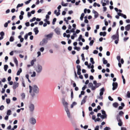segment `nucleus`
I'll list each match as a JSON object with an SVG mask.
<instances>
[{
	"label": "nucleus",
	"mask_w": 130,
	"mask_h": 130,
	"mask_svg": "<svg viewBox=\"0 0 130 130\" xmlns=\"http://www.w3.org/2000/svg\"><path fill=\"white\" fill-rule=\"evenodd\" d=\"M88 87L89 88H91V89L92 90H95V88L94 86H93L92 83H89L88 84Z\"/></svg>",
	"instance_id": "9d476101"
},
{
	"label": "nucleus",
	"mask_w": 130,
	"mask_h": 130,
	"mask_svg": "<svg viewBox=\"0 0 130 130\" xmlns=\"http://www.w3.org/2000/svg\"><path fill=\"white\" fill-rule=\"evenodd\" d=\"M35 70L37 73H40L42 70V66L38 64L36 67Z\"/></svg>",
	"instance_id": "7ed1b4c3"
},
{
	"label": "nucleus",
	"mask_w": 130,
	"mask_h": 130,
	"mask_svg": "<svg viewBox=\"0 0 130 130\" xmlns=\"http://www.w3.org/2000/svg\"><path fill=\"white\" fill-rule=\"evenodd\" d=\"M25 25L26 26H29V23L28 22H27L25 23Z\"/></svg>",
	"instance_id": "13d9d810"
},
{
	"label": "nucleus",
	"mask_w": 130,
	"mask_h": 130,
	"mask_svg": "<svg viewBox=\"0 0 130 130\" xmlns=\"http://www.w3.org/2000/svg\"><path fill=\"white\" fill-rule=\"evenodd\" d=\"M81 57L82 58V59L83 61L85 60V58L84 56V54L83 53L81 55Z\"/></svg>",
	"instance_id": "e433bc0d"
},
{
	"label": "nucleus",
	"mask_w": 130,
	"mask_h": 130,
	"mask_svg": "<svg viewBox=\"0 0 130 130\" xmlns=\"http://www.w3.org/2000/svg\"><path fill=\"white\" fill-rule=\"evenodd\" d=\"M87 98V96H85L83 98V100H82L81 103V105H82L83 104H84L86 102V98Z\"/></svg>",
	"instance_id": "ddd939ff"
},
{
	"label": "nucleus",
	"mask_w": 130,
	"mask_h": 130,
	"mask_svg": "<svg viewBox=\"0 0 130 130\" xmlns=\"http://www.w3.org/2000/svg\"><path fill=\"white\" fill-rule=\"evenodd\" d=\"M103 63L104 64H106L107 63V60H105L104 58H103Z\"/></svg>",
	"instance_id": "2f4dec72"
},
{
	"label": "nucleus",
	"mask_w": 130,
	"mask_h": 130,
	"mask_svg": "<svg viewBox=\"0 0 130 130\" xmlns=\"http://www.w3.org/2000/svg\"><path fill=\"white\" fill-rule=\"evenodd\" d=\"M61 4L63 6H67L68 5V3H64L63 1H62L61 3Z\"/></svg>",
	"instance_id": "5701e85b"
},
{
	"label": "nucleus",
	"mask_w": 130,
	"mask_h": 130,
	"mask_svg": "<svg viewBox=\"0 0 130 130\" xmlns=\"http://www.w3.org/2000/svg\"><path fill=\"white\" fill-rule=\"evenodd\" d=\"M99 127L98 125L96 126L94 129V130H99Z\"/></svg>",
	"instance_id": "6e6d98bb"
},
{
	"label": "nucleus",
	"mask_w": 130,
	"mask_h": 130,
	"mask_svg": "<svg viewBox=\"0 0 130 130\" xmlns=\"http://www.w3.org/2000/svg\"><path fill=\"white\" fill-rule=\"evenodd\" d=\"M84 15L85 14L84 13H83L82 14L80 18V19L81 21L83 20V18Z\"/></svg>",
	"instance_id": "bb28decb"
},
{
	"label": "nucleus",
	"mask_w": 130,
	"mask_h": 130,
	"mask_svg": "<svg viewBox=\"0 0 130 130\" xmlns=\"http://www.w3.org/2000/svg\"><path fill=\"white\" fill-rule=\"evenodd\" d=\"M8 25V23L6 22L4 24V27H7Z\"/></svg>",
	"instance_id": "338daca9"
},
{
	"label": "nucleus",
	"mask_w": 130,
	"mask_h": 130,
	"mask_svg": "<svg viewBox=\"0 0 130 130\" xmlns=\"http://www.w3.org/2000/svg\"><path fill=\"white\" fill-rule=\"evenodd\" d=\"M18 85L19 84L17 82H14L13 86V88L14 89H16L18 87Z\"/></svg>",
	"instance_id": "9b49d317"
},
{
	"label": "nucleus",
	"mask_w": 130,
	"mask_h": 130,
	"mask_svg": "<svg viewBox=\"0 0 130 130\" xmlns=\"http://www.w3.org/2000/svg\"><path fill=\"white\" fill-rule=\"evenodd\" d=\"M108 98L109 100H110V101H112L113 100V99H112L111 98V97L110 96H108Z\"/></svg>",
	"instance_id": "69168bd1"
},
{
	"label": "nucleus",
	"mask_w": 130,
	"mask_h": 130,
	"mask_svg": "<svg viewBox=\"0 0 130 130\" xmlns=\"http://www.w3.org/2000/svg\"><path fill=\"white\" fill-rule=\"evenodd\" d=\"M14 39L13 37L11 36L10 38L9 41L10 42H13L14 41Z\"/></svg>",
	"instance_id": "c85d7f7f"
},
{
	"label": "nucleus",
	"mask_w": 130,
	"mask_h": 130,
	"mask_svg": "<svg viewBox=\"0 0 130 130\" xmlns=\"http://www.w3.org/2000/svg\"><path fill=\"white\" fill-rule=\"evenodd\" d=\"M110 128L109 127H106L104 129V130H110Z\"/></svg>",
	"instance_id": "37998d69"
},
{
	"label": "nucleus",
	"mask_w": 130,
	"mask_h": 130,
	"mask_svg": "<svg viewBox=\"0 0 130 130\" xmlns=\"http://www.w3.org/2000/svg\"><path fill=\"white\" fill-rule=\"evenodd\" d=\"M36 19V18L35 17H34L32 19H31L30 20V22H33V21H34Z\"/></svg>",
	"instance_id": "4c0bfd02"
},
{
	"label": "nucleus",
	"mask_w": 130,
	"mask_h": 130,
	"mask_svg": "<svg viewBox=\"0 0 130 130\" xmlns=\"http://www.w3.org/2000/svg\"><path fill=\"white\" fill-rule=\"evenodd\" d=\"M93 13L94 14V17L95 18H96L98 17V12L95 11L94 10H93Z\"/></svg>",
	"instance_id": "dca6fc26"
},
{
	"label": "nucleus",
	"mask_w": 130,
	"mask_h": 130,
	"mask_svg": "<svg viewBox=\"0 0 130 130\" xmlns=\"http://www.w3.org/2000/svg\"><path fill=\"white\" fill-rule=\"evenodd\" d=\"M125 29L126 31H128L130 29V24H128L125 27Z\"/></svg>",
	"instance_id": "4468645a"
},
{
	"label": "nucleus",
	"mask_w": 130,
	"mask_h": 130,
	"mask_svg": "<svg viewBox=\"0 0 130 130\" xmlns=\"http://www.w3.org/2000/svg\"><path fill=\"white\" fill-rule=\"evenodd\" d=\"M98 51L97 50H94L93 52V53L94 54H98Z\"/></svg>",
	"instance_id": "052dcab7"
},
{
	"label": "nucleus",
	"mask_w": 130,
	"mask_h": 130,
	"mask_svg": "<svg viewBox=\"0 0 130 130\" xmlns=\"http://www.w3.org/2000/svg\"><path fill=\"white\" fill-rule=\"evenodd\" d=\"M129 38L128 37L126 38H124L123 40L124 41H126Z\"/></svg>",
	"instance_id": "680f3d73"
},
{
	"label": "nucleus",
	"mask_w": 130,
	"mask_h": 130,
	"mask_svg": "<svg viewBox=\"0 0 130 130\" xmlns=\"http://www.w3.org/2000/svg\"><path fill=\"white\" fill-rule=\"evenodd\" d=\"M64 20L66 21V23L67 24H69V22L67 20L66 18H64Z\"/></svg>",
	"instance_id": "4d7b16f0"
},
{
	"label": "nucleus",
	"mask_w": 130,
	"mask_h": 130,
	"mask_svg": "<svg viewBox=\"0 0 130 130\" xmlns=\"http://www.w3.org/2000/svg\"><path fill=\"white\" fill-rule=\"evenodd\" d=\"M101 85V84L100 83H97L95 86H94L95 88V89L99 87Z\"/></svg>",
	"instance_id": "b1692460"
},
{
	"label": "nucleus",
	"mask_w": 130,
	"mask_h": 130,
	"mask_svg": "<svg viewBox=\"0 0 130 130\" xmlns=\"http://www.w3.org/2000/svg\"><path fill=\"white\" fill-rule=\"evenodd\" d=\"M45 40H42V42L40 43V44H41L42 45H44V43H45Z\"/></svg>",
	"instance_id": "a18cd8bd"
},
{
	"label": "nucleus",
	"mask_w": 130,
	"mask_h": 130,
	"mask_svg": "<svg viewBox=\"0 0 130 130\" xmlns=\"http://www.w3.org/2000/svg\"><path fill=\"white\" fill-rule=\"evenodd\" d=\"M89 48V46L88 45H87L85 47H83V50H84L85 49H86V50H88V49Z\"/></svg>",
	"instance_id": "c9c22d12"
},
{
	"label": "nucleus",
	"mask_w": 130,
	"mask_h": 130,
	"mask_svg": "<svg viewBox=\"0 0 130 130\" xmlns=\"http://www.w3.org/2000/svg\"><path fill=\"white\" fill-rule=\"evenodd\" d=\"M76 29L75 28H73L70 30V32H75V30Z\"/></svg>",
	"instance_id": "49530a36"
},
{
	"label": "nucleus",
	"mask_w": 130,
	"mask_h": 130,
	"mask_svg": "<svg viewBox=\"0 0 130 130\" xmlns=\"http://www.w3.org/2000/svg\"><path fill=\"white\" fill-rule=\"evenodd\" d=\"M105 91V89L104 87L102 88L100 90V95H103L104 92Z\"/></svg>",
	"instance_id": "f8f14e48"
},
{
	"label": "nucleus",
	"mask_w": 130,
	"mask_h": 130,
	"mask_svg": "<svg viewBox=\"0 0 130 130\" xmlns=\"http://www.w3.org/2000/svg\"><path fill=\"white\" fill-rule=\"evenodd\" d=\"M62 103L64 107L65 110L67 115L68 117L69 118H70L71 117V114L68 108V104L67 102L64 100L62 101Z\"/></svg>",
	"instance_id": "f03ea898"
},
{
	"label": "nucleus",
	"mask_w": 130,
	"mask_h": 130,
	"mask_svg": "<svg viewBox=\"0 0 130 130\" xmlns=\"http://www.w3.org/2000/svg\"><path fill=\"white\" fill-rule=\"evenodd\" d=\"M21 96H22V99H24L25 98V95L24 93H22V94L21 95Z\"/></svg>",
	"instance_id": "58836bf2"
},
{
	"label": "nucleus",
	"mask_w": 130,
	"mask_h": 130,
	"mask_svg": "<svg viewBox=\"0 0 130 130\" xmlns=\"http://www.w3.org/2000/svg\"><path fill=\"white\" fill-rule=\"evenodd\" d=\"M76 104H77V103L76 102H74L71 105V108H72L73 107V106H74L76 105Z\"/></svg>",
	"instance_id": "4be33fe9"
},
{
	"label": "nucleus",
	"mask_w": 130,
	"mask_h": 130,
	"mask_svg": "<svg viewBox=\"0 0 130 130\" xmlns=\"http://www.w3.org/2000/svg\"><path fill=\"white\" fill-rule=\"evenodd\" d=\"M127 96L128 98H130V93L129 91H128L127 93Z\"/></svg>",
	"instance_id": "09e8293b"
},
{
	"label": "nucleus",
	"mask_w": 130,
	"mask_h": 130,
	"mask_svg": "<svg viewBox=\"0 0 130 130\" xmlns=\"http://www.w3.org/2000/svg\"><path fill=\"white\" fill-rule=\"evenodd\" d=\"M77 68V71H81V69L80 68V66L79 65H78L76 66Z\"/></svg>",
	"instance_id": "7c9ffc66"
},
{
	"label": "nucleus",
	"mask_w": 130,
	"mask_h": 130,
	"mask_svg": "<svg viewBox=\"0 0 130 130\" xmlns=\"http://www.w3.org/2000/svg\"><path fill=\"white\" fill-rule=\"evenodd\" d=\"M13 58L14 62L16 64V65L17 66L18 64V61L16 58L15 57H13Z\"/></svg>",
	"instance_id": "412c9836"
},
{
	"label": "nucleus",
	"mask_w": 130,
	"mask_h": 130,
	"mask_svg": "<svg viewBox=\"0 0 130 130\" xmlns=\"http://www.w3.org/2000/svg\"><path fill=\"white\" fill-rule=\"evenodd\" d=\"M44 50V48L43 47L41 48L40 49V51L41 52H43Z\"/></svg>",
	"instance_id": "8fccbe9b"
},
{
	"label": "nucleus",
	"mask_w": 130,
	"mask_h": 130,
	"mask_svg": "<svg viewBox=\"0 0 130 130\" xmlns=\"http://www.w3.org/2000/svg\"><path fill=\"white\" fill-rule=\"evenodd\" d=\"M22 72V70L21 68H20L19 69V70L18 71L17 75H20V73Z\"/></svg>",
	"instance_id": "aec40b11"
},
{
	"label": "nucleus",
	"mask_w": 130,
	"mask_h": 130,
	"mask_svg": "<svg viewBox=\"0 0 130 130\" xmlns=\"http://www.w3.org/2000/svg\"><path fill=\"white\" fill-rule=\"evenodd\" d=\"M38 28L37 27H36L34 29V31L35 32V34L36 35H37L39 32Z\"/></svg>",
	"instance_id": "2eb2a0df"
},
{
	"label": "nucleus",
	"mask_w": 130,
	"mask_h": 130,
	"mask_svg": "<svg viewBox=\"0 0 130 130\" xmlns=\"http://www.w3.org/2000/svg\"><path fill=\"white\" fill-rule=\"evenodd\" d=\"M107 115H101V118L102 119L106 118L107 117Z\"/></svg>",
	"instance_id": "cd10ccee"
},
{
	"label": "nucleus",
	"mask_w": 130,
	"mask_h": 130,
	"mask_svg": "<svg viewBox=\"0 0 130 130\" xmlns=\"http://www.w3.org/2000/svg\"><path fill=\"white\" fill-rule=\"evenodd\" d=\"M113 106L115 108H117L118 106V104L117 103L115 102L112 104Z\"/></svg>",
	"instance_id": "a211bd4d"
},
{
	"label": "nucleus",
	"mask_w": 130,
	"mask_h": 130,
	"mask_svg": "<svg viewBox=\"0 0 130 130\" xmlns=\"http://www.w3.org/2000/svg\"><path fill=\"white\" fill-rule=\"evenodd\" d=\"M98 99H103V97L102 95H100L99 96H97Z\"/></svg>",
	"instance_id": "603ef678"
},
{
	"label": "nucleus",
	"mask_w": 130,
	"mask_h": 130,
	"mask_svg": "<svg viewBox=\"0 0 130 130\" xmlns=\"http://www.w3.org/2000/svg\"><path fill=\"white\" fill-rule=\"evenodd\" d=\"M111 38L112 40H116L119 39L118 32V31H117V34L113 35L111 36Z\"/></svg>",
	"instance_id": "0eeeda50"
},
{
	"label": "nucleus",
	"mask_w": 130,
	"mask_h": 130,
	"mask_svg": "<svg viewBox=\"0 0 130 130\" xmlns=\"http://www.w3.org/2000/svg\"><path fill=\"white\" fill-rule=\"evenodd\" d=\"M112 86H113V88H112V90H114L116 89L118 86V83L116 82H113L112 83Z\"/></svg>",
	"instance_id": "1a4fd4ad"
},
{
	"label": "nucleus",
	"mask_w": 130,
	"mask_h": 130,
	"mask_svg": "<svg viewBox=\"0 0 130 130\" xmlns=\"http://www.w3.org/2000/svg\"><path fill=\"white\" fill-rule=\"evenodd\" d=\"M60 9H58V12H57V16H58L60 14Z\"/></svg>",
	"instance_id": "de8ad7c7"
},
{
	"label": "nucleus",
	"mask_w": 130,
	"mask_h": 130,
	"mask_svg": "<svg viewBox=\"0 0 130 130\" xmlns=\"http://www.w3.org/2000/svg\"><path fill=\"white\" fill-rule=\"evenodd\" d=\"M124 112L122 111H120L119 113V115L121 116H122Z\"/></svg>",
	"instance_id": "72a5a7b5"
},
{
	"label": "nucleus",
	"mask_w": 130,
	"mask_h": 130,
	"mask_svg": "<svg viewBox=\"0 0 130 130\" xmlns=\"http://www.w3.org/2000/svg\"><path fill=\"white\" fill-rule=\"evenodd\" d=\"M4 106L3 105H2L0 107V110H2L4 108Z\"/></svg>",
	"instance_id": "3c124183"
},
{
	"label": "nucleus",
	"mask_w": 130,
	"mask_h": 130,
	"mask_svg": "<svg viewBox=\"0 0 130 130\" xmlns=\"http://www.w3.org/2000/svg\"><path fill=\"white\" fill-rule=\"evenodd\" d=\"M56 18H54L53 19V21L52 22V24L53 25H54L55 24V22H56Z\"/></svg>",
	"instance_id": "a19ab883"
},
{
	"label": "nucleus",
	"mask_w": 130,
	"mask_h": 130,
	"mask_svg": "<svg viewBox=\"0 0 130 130\" xmlns=\"http://www.w3.org/2000/svg\"><path fill=\"white\" fill-rule=\"evenodd\" d=\"M116 118L118 121V125L120 126H121L123 123L121 120L120 118V117L118 115H117L116 117Z\"/></svg>",
	"instance_id": "39448f33"
},
{
	"label": "nucleus",
	"mask_w": 130,
	"mask_h": 130,
	"mask_svg": "<svg viewBox=\"0 0 130 130\" xmlns=\"http://www.w3.org/2000/svg\"><path fill=\"white\" fill-rule=\"evenodd\" d=\"M23 5V3H21V4H18L16 8L17 9H18V8L22 7Z\"/></svg>",
	"instance_id": "393cba45"
},
{
	"label": "nucleus",
	"mask_w": 130,
	"mask_h": 130,
	"mask_svg": "<svg viewBox=\"0 0 130 130\" xmlns=\"http://www.w3.org/2000/svg\"><path fill=\"white\" fill-rule=\"evenodd\" d=\"M36 73L35 71L33 72L32 74L31 75V77H34L36 76Z\"/></svg>",
	"instance_id": "c756f323"
},
{
	"label": "nucleus",
	"mask_w": 130,
	"mask_h": 130,
	"mask_svg": "<svg viewBox=\"0 0 130 130\" xmlns=\"http://www.w3.org/2000/svg\"><path fill=\"white\" fill-rule=\"evenodd\" d=\"M53 35V32H52L50 34L46 35L45 36V37L47 39H51Z\"/></svg>",
	"instance_id": "6e6552de"
},
{
	"label": "nucleus",
	"mask_w": 130,
	"mask_h": 130,
	"mask_svg": "<svg viewBox=\"0 0 130 130\" xmlns=\"http://www.w3.org/2000/svg\"><path fill=\"white\" fill-rule=\"evenodd\" d=\"M36 59H34L33 60H31L30 62V63L32 66H33L34 62H35L36 61Z\"/></svg>",
	"instance_id": "6ab92c4d"
},
{
	"label": "nucleus",
	"mask_w": 130,
	"mask_h": 130,
	"mask_svg": "<svg viewBox=\"0 0 130 130\" xmlns=\"http://www.w3.org/2000/svg\"><path fill=\"white\" fill-rule=\"evenodd\" d=\"M121 130H126V129L125 127H121Z\"/></svg>",
	"instance_id": "774afa93"
},
{
	"label": "nucleus",
	"mask_w": 130,
	"mask_h": 130,
	"mask_svg": "<svg viewBox=\"0 0 130 130\" xmlns=\"http://www.w3.org/2000/svg\"><path fill=\"white\" fill-rule=\"evenodd\" d=\"M29 92L32 98H34L36 94H38L39 92V89L36 85H34L32 87L30 86H29Z\"/></svg>",
	"instance_id": "f257e3e1"
},
{
	"label": "nucleus",
	"mask_w": 130,
	"mask_h": 130,
	"mask_svg": "<svg viewBox=\"0 0 130 130\" xmlns=\"http://www.w3.org/2000/svg\"><path fill=\"white\" fill-rule=\"evenodd\" d=\"M28 107L29 111L31 112H33L35 109V106L34 104L30 103L29 104Z\"/></svg>",
	"instance_id": "20e7f679"
},
{
	"label": "nucleus",
	"mask_w": 130,
	"mask_h": 130,
	"mask_svg": "<svg viewBox=\"0 0 130 130\" xmlns=\"http://www.w3.org/2000/svg\"><path fill=\"white\" fill-rule=\"evenodd\" d=\"M121 17L123 18H124L126 19V15L125 14H122V16Z\"/></svg>",
	"instance_id": "5fc2aeb1"
},
{
	"label": "nucleus",
	"mask_w": 130,
	"mask_h": 130,
	"mask_svg": "<svg viewBox=\"0 0 130 130\" xmlns=\"http://www.w3.org/2000/svg\"><path fill=\"white\" fill-rule=\"evenodd\" d=\"M117 59L119 61V62H120V57L119 56H118L117 57Z\"/></svg>",
	"instance_id": "864d4df0"
},
{
	"label": "nucleus",
	"mask_w": 130,
	"mask_h": 130,
	"mask_svg": "<svg viewBox=\"0 0 130 130\" xmlns=\"http://www.w3.org/2000/svg\"><path fill=\"white\" fill-rule=\"evenodd\" d=\"M90 61L91 62L92 64H93L94 63V62L93 61V58H90Z\"/></svg>",
	"instance_id": "f704fd0d"
},
{
	"label": "nucleus",
	"mask_w": 130,
	"mask_h": 130,
	"mask_svg": "<svg viewBox=\"0 0 130 130\" xmlns=\"http://www.w3.org/2000/svg\"><path fill=\"white\" fill-rule=\"evenodd\" d=\"M29 122L32 125H34L36 123V120L35 118L32 117L29 120Z\"/></svg>",
	"instance_id": "423d86ee"
},
{
	"label": "nucleus",
	"mask_w": 130,
	"mask_h": 130,
	"mask_svg": "<svg viewBox=\"0 0 130 130\" xmlns=\"http://www.w3.org/2000/svg\"><path fill=\"white\" fill-rule=\"evenodd\" d=\"M106 35V32L104 31V32H100V35L101 36H105Z\"/></svg>",
	"instance_id": "f3484780"
},
{
	"label": "nucleus",
	"mask_w": 130,
	"mask_h": 130,
	"mask_svg": "<svg viewBox=\"0 0 130 130\" xmlns=\"http://www.w3.org/2000/svg\"><path fill=\"white\" fill-rule=\"evenodd\" d=\"M8 66L7 65H5L4 66V69L5 71H6L8 69Z\"/></svg>",
	"instance_id": "473e14b6"
},
{
	"label": "nucleus",
	"mask_w": 130,
	"mask_h": 130,
	"mask_svg": "<svg viewBox=\"0 0 130 130\" xmlns=\"http://www.w3.org/2000/svg\"><path fill=\"white\" fill-rule=\"evenodd\" d=\"M100 118H98L96 119L95 120V121L96 122V121H99L100 120Z\"/></svg>",
	"instance_id": "0e129e2a"
},
{
	"label": "nucleus",
	"mask_w": 130,
	"mask_h": 130,
	"mask_svg": "<svg viewBox=\"0 0 130 130\" xmlns=\"http://www.w3.org/2000/svg\"><path fill=\"white\" fill-rule=\"evenodd\" d=\"M11 110H9L7 112V115L8 116L10 115L11 114Z\"/></svg>",
	"instance_id": "a878e982"
},
{
	"label": "nucleus",
	"mask_w": 130,
	"mask_h": 130,
	"mask_svg": "<svg viewBox=\"0 0 130 130\" xmlns=\"http://www.w3.org/2000/svg\"><path fill=\"white\" fill-rule=\"evenodd\" d=\"M4 33L3 31L1 32L0 33V35L1 36V37H3V36H4Z\"/></svg>",
	"instance_id": "c03bdc74"
},
{
	"label": "nucleus",
	"mask_w": 130,
	"mask_h": 130,
	"mask_svg": "<svg viewBox=\"0 0 130 130\" xmlns=\"http://www.w3.org/2000/svg\"><path fill=\"white\" fill-rule=\"evenodd\" d=\"M10 100L9 99H7L6 100V102L7 104H8L10 103Z\"/></svg>",
	"instance_id": "79ce46f5"
},
{
	"label": "nucleus",
	"mask_w": 130,
	"mask_h": 130,
	"mask_svg": "<svg viewBox=\"0 0 130 130\" xmlns=\"http://www.w3.org/2000/svg\"><path fill=\"white\" fill-rule=\"evenodd\" d=\"M94 41L93 40H91V41L89 43V45L91 46L94 43Z\"/></svg>",
	"instance_id": "ea45409f"
},
{
	"label": "nucleus",
	"mask_w": 130,
	"mask_h": 130,
	"mask_svg": "<svg viewBox=\"0 0 130 130\" xmlns=\"http://www.w3.org/2000/svg\"><path fill=\"white\" fill-rule=\"evenodd\" d=\"M102 113L104 115H106V113L105 112V111L103 110H102Z\"/></svg>",
	"instance_id": "bf43d9fd"
},
{
	"label": "nucleus",
	"mask_w": 130,
	"mask_h": 130,
	"mask_svg": "<svg viewBox=\"0 0 130 130\" xmlns=\"http://www.w3.org/2000/svg\"><path fill=\"white\" fill-rule=\"evenodd\" d=\"M55 31L56 33L58 34L59 35L60 34V32L58 30H57L56 29L55 30Z\"/></svg>",
	"instance_id": "e2e57ef3"
}]
</instances>
